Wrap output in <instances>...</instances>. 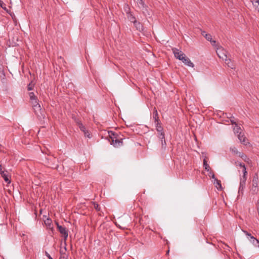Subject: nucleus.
<instances>
[{"instance_id": "nucleus-25", "label": "nucleus", "mask_w": 259, "mask_h": 259, "mask_svg": "<svg viewBox=\"0 0 259 259\" xmlns=\"http://www.w3.org/2000/svg\"><path fill=\"white\" fill-rule=\"evenodd\" d=\"M123 9H124V10L126 14V15H128L129 14L131 13L132 12H131V9H130V7H129V6L127 4H125L124 5V7H123Z\"/></svg>"}, {"instance_id": "nucleus-49", "label": "nucleus", "mask_w": 259, "mask_h": 259, "mask_svg": "<svg viewBox=\"0 0 259 259\" xmlns=\"http://www.w3.org/2000/svg\"><path fill=\"white\" fill-rule=\"evenodd\" d=\"M140 4H142V5H144V2H143V0H140Z\"/></svg>"}, {"instance_id": "nucleus-44", "label": "nucleus", "mask_w": 259, "mask_h": 259, "mask_svg": "<svg viewBox=\"0 0 259 259\" xmlns=\"http://www.w3.org/2000/svg\"><path fill=\"white\" fill-rule=\"evenodd\" d=\"M251 2L252 3L253 5L255 6V4L259 3V0H251Z\"/></svg>"}, {"instance_id": "nucleus-5", "label": "nucleus", "mask_w": 259, "mask_h": 259, "mask_svg": "<svg viewBox=\"0 0 259 259\" xmlns=\"http://www.w3.org/2000/svg\"><path fill=\"white\" fill-rule=\"evenodd\" d=\"M186 65L188 66L193 67L194 66V64L191 61L189 58L187 57L185 55L182 57L180 59Z\"/></svg>"}, {"instance_id": "nucleus-19", "label": "nucleus", "mask_w": 259, "mask_h": 259, "mask_svg": "<svg viewBox=\"0 0 259 259\" xmlns=\"http://www.w3.org/2000/svg\"><path fill=\"white\" fill-rule=\"evenodd\" d=\"M109 135L111 141L118 138V134L114 132L110 131L109 132Z\"/></svg>"}, {"instance_id": "nucleus-50", "label": "nucleus", "mask_w": 259, "mask_h": 259, "mask_svg": "<svg viewBox=\"0 0 259 259\" xmlns=\"http://www.w3.org/2000/svg\"><path fill=\"white\" fill-rule=\"evenodd\" d=\"M259 6V3L255 4V6Z\"/></svg>"}, {"instance_id": "nucleus-31", "label": "nucleus", "mask_w": 259, "mask_h": 259, "mask_svg": "<svg viewBox=\"0 0 259 259\" xmlns=\"http://www.w3.org/2000/svg\"><path fill=\"white\" fill-rule=\"evenodd\" d=\"M30 103H31L32 107H33V105H36V104H39L38 100L37 99H36V100H30Z\"/></svg>"}, {"instance_id": "nucleus-53", "label": "nucleus", "mask_w": 259, "mask_h": 259, "mask_svg": "<svg viewBox=\"0 0 259 259\" xmlns=\"http://www.w3.org/2000/svg\"><path fill=\"white\" fill-rule=\"evenodd\" d=\"M99 215H100V216H102V213H99Z\"/></svg>"}, {"instance_id": "nucleus-3", "label": "nucleus", "mask_w": 259, "mask_h": 259, "mask_svg": "<svg viewBox=\"0 0 259 259\" xmlns=\"http://www.w3.org/2000/svg\"><path fill=\"white\" fill-rule=\"evenodd\" d=\"M217 53L219 57L223 60H226L228 58L227 51L226 50L222 48L218 49Z\"/></svg>"}, {"instance_id": "nucleus-43", "label": "nucleus", "mask_w": 259, "mask_h": 259, "mask_svg": "<svg viewBox=\"0 0 259 259\" xmlns=\"http://www.w3.org/2000/svg\"><path fill=\"white\" fill-rule=\"evenodd\" d=\"M224 244V247H223L224 248V249L227 250H228V251H230V247L226 244Z\"/></svg>"}, {"instance_id": "nucleus-32", "label": "nucleus", "mask_w": 259, "mask_h": 259, "mask_svg": "<svg viewBox=\"0 0 259 259\" xmlns=\"http://www.w3.org/2000/svg\"><path fill=\"white\" fill-rule=\"evenodd\" d=\"M235 164L236 165V166H239L240 167H242L243 168V167H245V165L244 163H241V162H239L238 161H235Z\"/></svg>"}, {"instance_id": "nucleus-37", "label": "nucleus", "mask_w": 259, "mask_h": 259, "mask_svg": "<svg viewBox=\"0 0 259 259\" xmlns=\"http://www.w3.org/2000/svg\"><path fill=\"white\" fill-rule=\"evenodd\" d=\"M209 174H208V176L211 177L212 179H215V175L214 174V172L212 171V170H209Z\"/></svg>"}, {"instance_id": "nucleus-29", "label": "nucleus", "mask_w": 259, "mask_h": 259, "mask_svg": "<svg viewBox=\"0 0 259 259\" xmlns=\"http://www.w3.org/2000/svg\"><path fill=\"white\" fill-rule=\"evenodd\" d=\"M236 126V128H234L235 133L237 134L238 135L239 134V133H241V128L240 127H239L238 124H237V125Z\"/></svg>"}, {"instance_id": "nucleus-20", "label": "nucleus", "mask_w": 259, "mask_h": 259, "mask_svg": "<svg viewBox=\"0 0 259 259\" xmlns=\"http://www.w3.org/2000/svg\"><path fill=\"white\" fill-rule=\"evenodd\" d=\"M249 240L255 246L259 247V241L256 238L254 237H251V239H249Z\"/></svg>"}, {"instance_id": "nucleus-14", "label": "nucleus", "mask_w": 259, "mask_h": 259, "mask_svg": "<svg viewBox=\"0 0 259 259\" xmlns=\"http://www.w3.org/2000/svg\"><path fill=\"white\" fill-rule=\"evenodd\" d=\"M8 173V172L7 171H5L4 172H2V173L1 174V175L4 178L6 182L10 183L11 181L9 179Z\"/></svg>"}, {"instance_id": "nucleus-18", "label": "nucleus", "mask_w": 259, "mask_h": 259, "mask_svg": "<svg viewBox=\"0 0 259 259\" xmlns=\"http://www.w3.org/2000/svg\"><path fill=\"white\" fill-rule=\"evenodd\" d=\"M213 184L215 185V187L218 188V189H222L221 182L220 180H219L217 178H215L214 180Z\"/></svg>"}, {"instance_id": "nucleus-27", "label": "nucleus", "mask_w": 259, "mask_h": 259, "mask_svg": "<svg viewBox=\"0 0 259 259\" xmlns=\"http://www.w3.org/2000/svg\"><path fill=\"white\" fill-rule=\"evenodd\" d=\"M29 96L30 100H36V99H37V97L35 95L33 92H30L29 93Z\"/></svg>"}, {"instance_id": "nucleus-15", "label": "nucleus", "mask_w": 259, "mask_h": 259, "mask_svg": "<svg viewBox=\"0 0 259 259\" xmlns=\"http://www.w3.org/2000/svg\"><path fill=\"white\" fill-rule=\"evenodd\" d=\"M44 223L48 228L53 229V226L52 225V220L51 219L47 218L45 221H44Z\"/></svg>"}, {"instance_id": "nucleus-40", "label": "nucleus", "mask_w": 259, "mask_h": 259, "mask_svg": "<svg viewBox=\"0 0 259 259\" xmlns=\"http://www.w3.org/2000/svg\"><path fill=\"white\" fill-rule=\"evenodd\" d=\"M243 231L246 234V235H247L248 236V238L249 240V239H251V237H253V236L251 235V234L250 233H249L246 231Z\"/></svg>"}, {"instance_id": "nucleus-38", "label": "nucleus", "mask_w": 259, "mask_h": 259, "mask_svg": "<svg viewBox=\"0 0 259 259\" xmlns=\"http://www.w3.org/2000/svg\"><path fill=\"white\" fill-rule=\"evenodd\" d=\"M158 137L159 138V139L161 140V142H163V141L164 140V139H165V135H157Z\"/></svg>"}, {"instance_id": "nucleus-22", "label": "nucleus", "mask_w": 259, "mask_h": 259, "mask_svg": "<svg viewBox=\"0 0 259 259\" xmlns=\"http://www.w3.org/2000/svg\"><path fill=\"white\" fill-rule=\"evenodd\" d=\"M242 168H243V170H242L243 176L241 177H240V179L246 180H247V175L246 167V166H245V167H243Z\"/></svg>"}, {"instance_id": "nucleus-33", "label": "nucleus", "mask_w": 259, "mask_h": 259, "mask_svg": "<svg viewBox=\"0 0 259 259\" xmlns=\"http://www.w3.org/2000/svg\"><path fill=\"white\" fill-rule=\"evenodd\" d=\"M33 86H34V85L32 84V82L31 81V82H30V83L28 84V85H27V90H28V91L32 90H33Z\"/></svg>"}, {"instance_id": "nucleus-10", "label": "nucleus", "mask_w": 259, "mask_h": 259, "mask_svg": "<svg viewBox=\"0 0 259 259\" xmlns=\"http://www.w3.org/2000/svg\"><path fill=\"white\" fill-rule=\"evenodd\" d=\"M122 139L116 138V139L112 140L111 144L114 145V146H119L122 145Z\"/></svg>"}, {"instance_id": "nucleus-8", "label": "nucleus", "mask_w": 259, "mask_h": 259, "mask_svg": "<svg viewBox=\"0 0 259 259\" xmlns=\"http://www.w3.org/2000/svg\"><path fill=\"white\" fill-rule=\"evenodd\" d=\"M253 194H256L258 191V182H252V185L250 189Z\"/></svg>"}, {"instance_id": "nucleus-12", "label": "nucleus", "mask_w": 259, "mask_h": 259, "mask_svg": "<svg viewBox=\"0 0 259 259\" xmlns=\"http://www.w3.org/2000/svg\"><path fill=\"white\" fill-rule=\"evenodd\" d=\"M133 24L136 29L139 31L142 32L144 30L143 25L140 22L136 21Z\"/></svg>"}, {"instance_id": "nucleus-11", "label": "nucleus", "mask_w": 259, "mask_h": 259, "mask_svg": "<svg viewBox=\"0 0 259 259\" xmlns=\"http://www.w3.org/2000/svg\"><path fill=\"white\" fill-rule=\"evenodd\" d=\"M52 160L53 161V163H50V162H49L48 166L52 168L57 169L59 166L58 164L57 163H56V162L57 161V160L56 159V158L53 157L52 158Z\"/></svg>"}, {"instance_id": "nucleus-28", "label": "nucleus", "mask_w": 259, "mask_h": 259, "mask_svg": "<svg viewBox=\"0 0 259 259\" xmlns=\"http://www.w3.org/2000/svg\"><path fill=\"white\" fill-rule=\"evenodd\" d=\"M252 182H258V176L257 172L255 173L253 175Z\"/></svg>"}, {"instance_id": "nucleus-34", "label": "nucleus", "mask_w": 259, "mask_h": 259, "mask_svg": "<svg viewBox=\"0 0 259 259\" xmlns=\"http://www.w3.org/2000/svg\"><path fill=\"white\" fill-rule=\"evenodd\" d=\"M230 121L232 124H235V125H237L236 122L234 120V117L233 116H231L230 117Z\"/></svg>"}, {"instance_id": "nucleus-24", "label": "nucleus", "mask_w": 259, "mask_h": 259, "mask_svg": "<svg viewBox=\"0 0 259 259\" xmlns=\"http://www.w3.org/2000/svg\"><path fill=\"white\" fill-rule=\"evenodd\" d=\"M76 124H77V125L78 126L79 129L82 132H83L86 130L85 126L82 124V123L79 120H77L76 121Z\"/></svg>"}, {"instance_id": "nucleus-2", "label": "nucleus", "mask_w": 259, "mask_h": 259, "mask_svg": "<svg viewBox=\"0 0 259 259\" xmlns=\"http://www.w3.org/2000/svg\"><path fill=\"white\" fill-rule=\"evenodd\" d=\"M55 223L57 225L58 230L63 237L64 243L66 244V241L68 236V230L65 227L60 226L57 222H56Z\"/></svg>"}, {"instance_id": "nucleus-1", "label": "nucleus", "mask_w": 259, "mask_h": 259, "mask_svg": "<svg viewBox=\"0 0 259 259\" xmlns=\"http://www.w3.org/2000/svg\"><path fill=\"white\" fill-rule=\"evenodd\" d=\"M34 110L35 114L38 117L41 119H44L45 117V112L44 109L41 108L40 105L39 104H36L33 105L32 107Z\"/></svg>"}, {"instance_id": "nucleus-54", "label": "nucleus", "mask_w": 259, "mask_h": 259, "mask_svg": "<svg viewBox=\"0 0 259 259\" xmlns=\"http://www.w3.org/2000/svg\"><path fill=\"white\" fill-rule=\"evenodd\" d=\"M258 211V215H259V210H257Z\"/></svg>"}, {"instance_id": "nucleus-30", "label": "nucleus", "mask_w": 259, "mask_h": 259, "mask_svg": "<svg viewBox=\"0 0 259 259\" xmlns=\"http://www.w3.org/2000/svg\"><path fill=\"white\" fill-rule=\"evenodd\" d=\"M94 208L97 211H101V207L100 206V205L96 203V202H94Z\"/></svg>"}, {"instance_id": "nucleus-21", "label": "nucleus", "mask_w": 259, "mask_h": 259, "mask_svg": "<svg viewBox=\"0 0 259 259\" xmlns=\"http://www.w3.org/2000/svg\"><path fill=\"white\" fill-rule=\"evenodd\" d=\"M127 19L128 20L132 23H134L136 21H137L136 17L133 15V14L131 13L127 15Z\"/></svg>"}, {"instance_id": "nucleus-48", "label": "nucleus", "mask_w": 259, "mask_h": 259, "mask_svg": "<svg viewBox=\"0 0 259 259\" xmlns=\"http://www.w3.org/2000/svg\"><path fill=\"white\" fill-rule=\"evenodd\" d=\"M4 4V3H3V2L2 1H1V3H0V6H1L2 8H3V9H4V8L3 7V5Z\"/></svg>"}, {"instance_id": "nucleus-39", "label": "nucleus", "mask_w": 259, "mask_h": 259, "mask_svg": "<svg viewBox=\"0 0 259 259\" xmlns=\"http://www.w3.org/2000/svg\"><path fill=\"white\" fill-rule=\"evenodd\" d=\"M166 143L165 141V139H164L163 142H161V148L162 149H165L166 147Z\"/></svg>"}, {"instance_id": "nucleus-7", "label": "nucleus", "mask_w": 259, "mask_h": 259, "mask_svg": "<svg viewBox=\"0 0 259 259\" xmlns=\"http://www.w3.org/2000/svg\"><path fill=\"white\" fill-rule=\"evenodd\" d=\"M238 139L240 140V142L244 145H247L248 143L247 139L244 136L243 134L239 133L237 135Z\"/></svg>"}, {"instance_id": "nucleus-16", "label": "nucleus", "mask_w": 259, "mask_h": 259, "mask_svg": "<svg viewBox=\"0 0 259 259\" xmlns=\"http://www.w3.org/2000/svg\"><path fill=\"white\" fill-rule=\"evenodd\" d=\"M225 61V63L227 65V66L232 68H235V65L234 63L232 62L231 60L229 58H227L226 60H224Z\"/></svg>"}, {"instance_id": "nucleus-47", "label": "nucleus", "mask_w": 259, "mask_h": 259, "mask_svg": "<svg viewBox=\"0 0 259 259\" xmlns=\"http://www.w3.org/2000/svg\"><path fill=\"white\" fill-rule=\"evenodd\" d=\"M256 205H257V210H259V200H258L257 201Z\"/></svg>"}, {"instance_id": "nucleus-35", "label": "nucleus", "mask_w": 259, "mask_h": 259, "mask_svg": "<svg viewBox=\"0 0 259 259\" xmlns=\"http://www.w3.org/2000/svg\"><path fill=\"white\" fill-rule=\"evenodd\" d=\"M230 150L234 153L239 154V152L238 151L237 148L235 147L230 148Z\"/></svg>"}, {"instance_id": "nucleus-36", "label": "nucleus", "mask_w": 259, "mask_h": 259, "mask_svg": "<svg viewBox=\"0 0 259 259\" xmlns=\"http://www.w3.org/2000/svg\"><path fill=\"white\" fill-rule=\"evenodd\" d=\"M216 249L214 247H210L208 248V251L210 254H213L214 252H215Z\"/></svg>"}, {"instance_id": "nucleus-51", "label": "nucleus", "mask_w": 259, "mask_h": 259, "mask_svg": "<svg viewBox=\"0 0 259 259\" xmlns=\"http://www.w3.org/2000/svg\"><path fill=\"white\" fill-rule=\"evenodd\" d=\"M259 6V3L255 4V6Z\"/></svg>"}, {"instance_id": "nucleus-9", "label": "nucleus", "mask_w": 259, "mask_h": 259, "mask_svg": "<svg viewBox=\"0 0 259 259\" xmlns=\"http://www.w3.org/2000/svg\"><path fill=\"white\" fill-rule=\"evenodd\" d=\"M246 180L240 179V185L239 187L238 193H243L244 189L245 187Z\"/></svg>"}, {"instance_id": "nucleus-4", "label": "nucleus", "mask_w": 259, "mask_h": 259, "mask_svg": "<svg viewBox=\"0 0 259 259\" xmlns=\"http://www.w3.org/2000/svg\"><path fill=\"white\" fill-rule=\"evenodd\" d=\"M172 52L174 54L175 57L180 60V59L182 58V57H183L185 56V54H184L182 51L179 50L177 48H172Z\"/></svg>"}, {"instance_id": "nucleus-23", "label": "nucleus", "mask_w": 259, "mask_h": 259, "mask_svg": "<svg viewBox=\"0 0 259 259\" xmlns=\"http://www.w3.org/2000/svg\"><path fill=\"white\" fill-rule=\"evenodd\" d=\"M203 166L204 167V168L207 171H209V170H211V168L209 166V165L207 164V160L206 158H204L203 159Z\"/></svg>"}, {"instance_id": "nucleus-17", "label": "nucleus", "mask_w": 259, "mask_h": 259, "mask_svg": "<svg viewBox=\"0 0 259 259\" xmlns=\"http://www.w3.org/2000/svg\"><path fill=\"white\" fill-rule=\"evenodd\" d=\"M153 118L154 119V121H157V120H159L157 110L155 107H154L153 111Z\"/></svg>"}, {"instance_id": "nucleus-13", "label": "nucleus", "mask_w": 259, "mask_h": 259, "mask_svg": "<svg viewBox=\"0 0 259 259\" xmlns=\"http://www.w3.org/2000/svg\"><path fill=\"white\" fill-rule=\"evenodd\" d=\"M238 156L242 158L245 162L248 163L251 162V160L243 153H239Z\"/></svg>"}, {"instance_id": "nucleus-45", "label": "nucleus", "mask_w": 259, "mask_h": 259, "mask_svg": "<svg viewBox=\"0 0 259 259\" xmlns=\"http://www.w3.org/2000/svg\"><path fill=\"white\" fill-rule=\"evenodd\" d=\"M5 170H3V167L1 164H0V174L2 173V172H4Z\"/></svg>"}, {"instance_id": "nucleus-52", "label": "nucleus", "mask_w": 259, "mask_h": 259, "mask_svg": "<svg viewBox=\"0 0 259 259\" xmlns=\"http://www.w3.org/2000/svg\"><path fill=\"white\" fill-rule=\"evenodd\" d=\"M49 259H53V258L52 257V256H49Z\"/></svg>"}, {"instance_id": "nucleus-46", "label": "nucleus", "mask_w": 259, "mask_h": 259, "mask_svg": "<svg viewBox=\"0 0 259 259\" xmlns=\"http://www.w3.org/2000/svg\"><path fill=\"white\" fill-rule=\"evenodd\" d=\"M45 255L48 257V258H49V256H51L50 254L47 252V251H45Z\"/></svg>"}, {"instance_id": "nucleus-26", "label": "nucleus", "mask_w": 259, "mask_h": 259, "mask_svg": "<svg viewBox=\"0 0 259 259\" xmlns=\"http://www.w3.org/2000/svg\"><path fill=\"white\" fill-rule=\"evenodd\" d=\"M157 132H158V135H165L163 132V128L162 126H158L157 128H156Z\"/></svg>"}, {"instance_id": "nucleus-41", "label": "nucleus", "mask_w": 259, "mask_h": 259, "mask_svg": "<svg viewBox=\"0 0 259 259\" xmlns=\"http://www.w3.org/2000/svg\"><path fill=\"white\" fill-rule=\"evenodd\" d=\"M83 133L85 137H88L89 138H90V134L88 130H86L84 132H83Z\"/></svg>"}, {"instance_id": "nucleus-42", "label": "nucleus", "mask_w": 259, "mask_h": 259, "mask_svg": "<svg viewBox=\"0 0 259 259\" xmlns=\"http://www.w3.org/2000/svg\"><path fill=\"white\" fill-rule=\"evenodd\" d=\"M155 123V126H156V128H157L158 127V126H162L161 125V123H160V120H157V121H154Z\"/></svg>"}, {"instance_id": "nucleus-6", "label": "nucleus", "mask_w": 259, "mask_h": 259, "mask_svg": "<svg viewBox=\"0 0 259 259\" xmlns=\"http://www.w3.org/2000/svg\"><path fill=\"white\" fill-rule=\"evenodd\" d=\"M201 34L206 38V39L211 42L213 46H214L216 41L215 40H212V36L211 34L206 33V32L204 31H201Z\"/></svg>"}]
</instances>
